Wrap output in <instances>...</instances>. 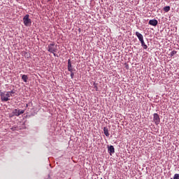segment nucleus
I'll return each instance as SVG.
<instances>
[{"instance_id":"dca6fc26","label":"nucleus","mask_w":179,"mask_h":179,"mask_svg":"<svg viewBox=\"0 0 179 179\" xmlns=\"http://www.w3.org/2000/svg\"><path fill=\"white\" fill-rule=\"evenodd\" d=\"M148 23H158L157 20H150Z\"/></svg>"},{"instance_id":"ddd939ff","label":"nucleus","mask_w":179,"mask_h":179,"mask_svg":"<svg viewBox=\"0 0 179 179\" xmlns=\"http://www.w3.org/2000/svg\"><path fill=\"white\" fill-rule=\"evenodd\" d=\"M8 93H10V97L11 96V97H13L15 96V91L12 90L10 92H7Z\"/></svg>"},{"instance_id":"2eb2a0df","label":"nucleus","mask_w":179,"mask_h":179,"mask_svg":"<svg viewBox=\"0 0 179 179\" xmlns=\"http://www.w3.org/2000/svg\"><path fill=\"white\" fill-rule=\"evenodd\" d=\"M171 179H179V174L176 173L173 176V178H171Z\"/></svg>"},{"instance_id":"aec40b11","label":"nucleus","mask_w":179,"mask_h":179,"mask_svg":"<svg viewBox=\"0 0 179 179\" xmlns=\"http://www.w3.org/2000/svg\"><path fill=\"white\" fill-rule=\"evenodd\" d=\"M25 26H30L29 23H25Z\"/></svg>"},{"instance_id":"7ed1b4c3","label":"nucleus","mask_w":179,"mask_h":179,"mask_svg":"<svg viewBox=\"0 0 179 179\" xmlns=\"http://www.w3.org/2000/svg\"><path fill=\"white\" fill-rule=\"evenodd\" d=\"M153 121L155 125H159L160 124V116L157 113L153 114Z\"/></svg>"},{"instance_id":"9d476101","label":"nucleus","mask_w":179,"mask_h":179,"mask_svg":"<svg viewBox=\"0 0 179 179\" xmlns=\"http://www.w3.org/2000/svg\"><path fill=\"white\" fill-rule=\"evenodd\" d=\"M22 79L26 83L27 82V80L29 79V78L27 77V75H22Z\"/></svg>"},{"instance_id":"6ab92c4d","label":"nucleus","mask_w":179,"mask_h":179,"mask_svg":"<svg viewBox=\"0 0 179 179\" xmlns=\"http://www.w3.org/2000/svg\"><path fill=\"white\" fill-rule=\"evenodd\" d=\"M150 24L155 27L157 26V23H150Z\"/></svg>"},{"instance_id":"9b49d317","label":"nucleus","mask_w":179,"mask_h":179,"mask_svg":"<svg viewBox=\"0 0 179 179\" xmlns=\"http://www.w3.org/2000/svg\"><path fill=\"white\" fill-rule=\"evenodd\" d=\"M13 115H16V117H19V110L18 109H15L13 111Z\"/></svg>"},{"instance_id":"423d86ee","label":"nucleus","mask_w":179,"mask_h":179,"mask_svg":"<svg viewBox=\"0 0 179 179\" xmlns=\"http://www.w3.org/2000/svg\"><path fill=\"white\" fill-rule=\"evenodd\" d=\"M108 152L110 153V155H113V153H115V150L114 149V146L110 145L108 146Z\"/></svg>"},{"instance_id":"1a4fd4ad","label":"nucleus","mask_w":179,"mask_h":179,"mask_svg":"<svg viewBox=\"0 0 179 179\" xmlns=\"http://www.w3.org/2000/svg\"><path fill=\"white\" fill-rule=\"evenodd\" d=\"M142 47L144 48V50H147L148 49V45L145 43V41H140Z\"/></svg>"},{"instance_id":"4468645a","label":"nucleus","mask_w":179,"mask_h":179,"mask_svg":"<svg viewBox=\"0 0 179 179\" xmlns=\"http://www.w3.org/2000/svg\"><path fill=\"white\" fill-rule=\"evenodd\" d=\"M176 54H177V51L173 50V51L171 52V57H174V55H176Z\"/></svg>"},{"instance_id":"f257e3e1","label":"nucleus","mask_w":179,"mask_h":179,"mask_svg":"<svg viewBox=\"0 0 179 179\" xmlns=\"http://www.w3.org/2000/svg\"><path fill=\"white\" fill-rule=\"evenodd\" d=\"M48 51L53 54L54 57H57L55 52L58 51V47L54 43H50L48 46Z\"/></svg>"},{"instance_id":"f8f14e48","label":"nucleus","mask_w":179,"mask_h":179,"mask_svg":"<svg viewBox=\"0 0 179 179\" xmlns=\"http://www.w3.org/2000/svg\"><path fill=\"white\" fill-rule=\"evenodd\" d=\"M163 9H164V12H166V13L170 12V6H165V7H164Z\"/></svg>"},{"instance_id":"5701e85b","label":"nucleus","mask_w":179,"mask_h":179,"mask_svg":"<svg viewBox=\"0 0 179 179\" xmlns=\"http://www.w3.org/2000/svg\"><path fill=\"white\" fill-rule=\"evenodd\" d=\"M101 179H103V178H101Z\"/></svg>"},{"instance_id":"f03ea898","label":"nucleus","mask_w":179,"mask_h":179,"mask_svg":"<svg viewBox=\"0 0 179 179\" xmlns=\"http://www.w3.org/2000/svg\"><path fill=\"white\" fill-rule=\"evenodd\" d=\"M0 96L1 101H9L10 100V92H1Z\"/></svg>"},{"instance_id":"a211bd4d","label":"nucleus","mask_w":179,"mask_h":179,"mask_svg":"<svg viewBox=\"0 0 179 179\" xmlns=\"http://www.w3.org/2000/svg\"><path fill=\"white\" fill-rule=\"evenodd\" d=\"M71 72V79H73V76H75V73H73V71H70Z\"/></svg>"},{"instance_id":"4be33fe9","label":"nucleus","mask_w":179,"mask_h":179,"mask_svg":"<svg viewBox=\"0 0 179 179\" xmlns=\"http://www.w3.org/2000/svg\"><path fill=\"white\" fill-rule=\"evenodd\" d=\"M94 87H95L96 89H97V86L94 85Z\"/></svg>"},{"instance_id":"412c9836","label":"nucleus","mask_w":179,"mask_h":179,"mask_svg":"<svg viewBox=\"0 0 179 179\" xmlns=\"http://www.w3.org/2000/svg\"><path fill=\"white\" fill-rule=\"evenodd\" d=\"M11 129H12L13 131H15V128H13H13H11Z\"/></svg>"},{"instance_id":"20e7f679","label":"nucleus","mask_w":179,"mask_h":179,"mask_svg":"<svg viewBox=\"0 0 179 179\" xmlns=\"http://www.w3.org/2000/svg\"><path fill=\"white\" fill-rule=\"evenodd\" d=\"M29 17L30 15L29 14H27L23 18L24 23H31V20H30Z\"/></svg>"},{"instance_id":"0eeeda50","label":"nucleus","mask_w":179,"mask_h":179,"mask_svg":"<svg viewBox=\"0 0 179 179\" xmlns=\"http://www.w3.org/2000/svg\"><path fill=\"white\" fill-rule=\"evenodd\" d=\"M136 37H138L140 42L143 41V35H142L138 31L136 32Z\"/></svg>"},{"instance_id":"6e6552de","label":"nucleus","mask_w":179,"mask_h":179,"mask_svg":"<svg viewBox=\"0 0 179 179\" xmlns=\"http://www.w3.org/2000/svg\"><path fill=\"white\" fill-rule=\"evenodd\" d=\"M103 134L106 136H110V133L108 132V128L103 127Z\"/></svg>"},{"instance_id":"39448f33","label":"nucleus","mask_w":179,"mask_h":179,"mask_svg":"<svg viewBox=\"0 0 179 179\" xmlns=\"http://www.w3.org/2000/svg\"><path fill=\"white\" fill-rule=\"evenodd\" d=\"M68 71L69 72H73V68L72 67V63H71V59L68 60Z\"/></svg>"},{"instance_id":"f3484780","label":"nucleus","mask_w":179,"mask_h":179,"mask_svg":"<svg viewBox=\"0 0 179 179\" xmlns=\"http://www.w3.org/2000/svg\"><path fill=\"white\" fill-rule=\"evenodd\" d=\"M24 113V110H18V114L20 115V114H23Z\"/></svg>"}]
</instances>
